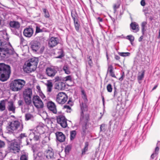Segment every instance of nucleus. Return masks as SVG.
I'll use <instances>...</instances> for the list:
<instances>
[{
	"instance_id": "obj_1",
	"label": "nucleus",
	"mask_w": 160,
	"mask_h": 160,
	"mask_svg": "<svg viewBox=\"0 0 160 160\" xmlns=\"http://www.w3.org/2000/svg\"><path fill=\"white\" fill-rule=\"evenodd\" d=\"M14 52L11 46L6 42H2L0 40V56L7 58L10 55L13 54Z\"/></svg>"
},
{
	"instance_id": "obj_2",
	"label": "nucleus",
	"mask_w": 160,
	"mask_h": 160,
	"mask_svg": "<svg viewBox=\"0 0 160 160\" xmlns=\"http://www.w3.org/2000/svg\"><path fill=\"white\" fill-rule=\"evenodd\" d=\"M11 73V68L4 63H0V80L4 82L9 78Z\"/></svg>"
},
{
	"instance_id": "obj_3",
	"label": "nucleus",
	"mask_w": 160,
	"mask_h": 160,
	"mask_svg": "<svg viewBox=\"0 0 160 160\" xmlns=\"http://www.w3.org/2000/svg\"><path fill=\"white\" fill-rule=\"evenodd\" d=\"M23 129V125L18 121H12L10 122L7 127V130L9 133H13L14 130L18 129L19 131H22Z\"/></svg>"
},
{
	"instance_id": "obj_4",
	"label": "nucleus",
	"mask_w": 160,
	"mask_h": 160,
	"mask_svg": "<svg viewBox=\"0 0 160 160\" xmlns=\"http://www.w3.org/2000/svg\"><path fill=\"white\" fill-rule=\"evenodd\" d=\"M26 83L23 80L17 79L12 81L10 84V88L13 91H18L21 90Z\"/></svg>"
},
{
	"instance_id": "obj_5",
	"label": "nucleus",
	"mask_w": 160,
	"mask_h": 160,
	"mask_svg": "<svg viewBox=\"0 0 160 160\" xmlns=\"http://www.w3.org/2000/svg\"><path fill=\"white\" fill-rule=\"evenodd\" d=\"M30 47L33 52L42 53L44 49V47L42 46L39 41L33 40L30 43Z\"/></svg>"
},
{
	"instance_id": "obj_6",
	"label": "nucleus",
	"mask_w": 160,
	"mask_h": 160,
	"mask_svg": "<svg viewBox=\"0 0 160 160\" xmlns=\"http://www.w3.org/2000/svg\"><path fill=\"white\" fill-rule=\"evenodd\" d=\"M20 144L15 140L12 141L10 143L8 148L10 152L14 153L18 152L20 148Z\"/></svg>"
},
{
	"instance_id": "obj_7",
	"label": "nucleus",
	"mask_w": 160,
	"mask_h": 160,
	"mask_svg": "<svg viewBox=\"0 0 160 160\" xmlns=\"http://www.w3.org/2000/svg\"><path fill=\"white\" fill-rule=\"evenodd\" d=\"M32 102L35 107L37 108H42L44 107L43 103L39 97L34 95L32 98Z\"/></svg>"
},
{
	"instance_id": "obj_8",
	"label": "nucleus",
	"mask_w": 160,
	"mask_h": 160,
	"mask_svg": "<svg viewBox=\"0 0 160 160\" xmlns=\"http://www.w3.org/2000/svg\"><path fill=\"white\" fill-rule=\"evenodd\" d=\"M68 97L63 92H60L57 95L56 101L59 104H63L65 103L68 100Z\"/></svg>"
},
{
	"instance_id": "obj_9",
	"label": "nucleus",
	"mask_w": 160,
	"mask_h": 160,
	"mask_svg": "<svg viewBox=\"0 0 160 160\" xmlns=\"http://www.w3.org/2000/svg\"><path fill=\"white\" fill-rule=\"evenodd\" d=\"M57 120L58 123L60 124L62 127L65 128L67 126V120L64 116L61 115L58 116Z\"/></svg>"
},
{
	"instance_id": "obj_10",
	"label": "nucleus",
	"mask_w": 160,
	"mask_h": 160,
	"mask_svg": "<svg viewBox=\"0 0 160 160\" xmlns=\"http://www.w3.org/2000/svg\"><path fill=\"white\" fill-rule=\"evenodd\" d=\"M38 62V60L36 58H33L30 59L27 64V67L32 69V70L36 69Z\"/></svg>"
},
{
	"instance_id": "obj_11",
	"label": "nucleus",
	"mask_w": 160,
	"mask_h": 160,
	"mask_svg": "<svg viewBox=\"0 0 160 160\" xmlns=\"http://www.w3.org/2000/svg\"><path fill=\"white\" fill-rule=\"evenodd\" d=\"M46 74L50 77H54L57 73V71L55 68L53 67H48L46 69Z\"/></svg>"
},
{
	"instance_id": "obj_12",
	"label": "nucleus",
	"mask_w": 160,
	"mask_h": 160,
	"mask_svg": "<svg viewBox=\"0 0 160 160\" xmlns=\"http://www.w3.org/2000/svg\"><path fill=\"white\" fill-rule=\"evenodd\" d=\"M47 106L48 110L54 114L57 112L56 106L53 102L52 101H49L47 103Z\"/></svg>"
},
{
	"instance_id": "obj_13",
	"label": "nucleus",
	"mask_w": 160,
	"mask_h": 160,
	"mask_svg": "<svg viewBox=\"0 0 160 160\" xmlns=\"http://www.w3.org/2000/svg\"><path fill=\"white\" fill-rule=\"evenodd\" d=\"M34 32V30L33 28L31 27L27 28H25L23 31L24 35L27 38L31 37Z\"/></svg>"
},
{
	"instance_id": "obj_14",
	"label": "nucleus",
	"mask_w": 160,
	"mask_h": 160,
	"mask_svg": "<svg viewBox=\"0 0 160 160\" xmlns=\"http://www.w3.org/2000/svg\"><path fill=\"white\" fill-rule=\"evenodd\" d=\"M59 42V39L58 38L52 37L49 41L48 45L49 47L53 48L57 45Z\"/></svg>"
},
{
	"instance_id": "obj_15",
	"label": "nucleus",
	"mask_w": 160,
	"mask_h": 160,
	"mask_svg": "<svg viewBox=\"0 0 160 160\" xmlns=\"http://www.w3.org/2000/svg\"><path fill=\"white\" fill-rule=\"evenodd\" d=\"M54 152L53 149L49 148L46 151V157L48 159L53 160L54 158Z\"/></svg>"
},
{
	"instance_id": "obj_16",
	"label": "nucleus",
	"mask_w": 160,
	"mask_h": 160,
	"mask_svg": "<svg viewBox=\"0 0 160 160\" xmlns=\"http://www.w3.org/2000/svg\"><path fill=\"white\" fill-rule=\"evenodd\" d=\"M7 108L9 111L12 112V113H15L16 107L13 102L12 100L8 102Z\"/></svg>"
},
{
	"instance_id": "obj_17",
	"label": "nucleus",
	"mask_w": 160,
	"mask_h": 160,
	"mask_svg": "<svg viewBox=\"0 0 160 160\" xmlns=\"http://www.w3.org/2000/svg\"><path fill=\"white\" fill-rule=\"evenodd\" d=\"M65 83L62 82H57L54 84V88L58 90H64L65 89Z\"/></svg>"
},
{
	"instance_id": "obj_18",
	"label": "nucleus",
	"mask_w": 160,
	"mask_h": 160,
	"mask_svg": "<svg viewBox=\"0 0 160 160\" xmlns=\"http://www.w3.org/2000/svg\"><path fill=\"white\" fill-rule=\"evenodd\" d=\"M57 140L60 142H64L65 140V135L61 132H57L55 133Z\"/></svg>"
},
{
	"instance_id": "obj_19",
	"label": "nucleus",
	"mask_w": 160,
	"mask_h": 160,
	"mask_svg": "<svg viewBox=\"0 0 160 160\" xmlns=\"http://www.w3.org/2000/svg\"><path fill=\"white\" fill-rule=\"evenodd\" d=\"M89 120V115L87 114L84 115V113L82 115L81 113L80 121L84 123L85 125H87V123Z\"/></svg>"
},
{
	"instance_id": "obj_20",
	"label": "nucleus",
	"mask_w": 160,
	"mask_h": 160,
	"mask_svg": "<svg viewBox=\"0 0 160 160\" xmlns=\"http://www.w3.org/2000/svg\"><path fill=\"white\" fill-rule=\"evenodd\" d=\"M34 160H42L44 154L42 152H38L35 153L33 151Z\"/></svg>"
},
{
	"instance_id": "obj_21",
	"label": "nucleus",
	"mask_w": 160,
	"mask_h": 160,
	"mask_svg": "<svg viewBox=\"0 0 160 160\" xmlns=\"http://www.w3.org/2000/svg\"><path fill=\"white\" fill-rule=\"evenodd\" d=\"M9 25L12 28L11 29H17L19 28L20 24L19 22L17 21H11L10 22Z\"/></svg>"
},
{
	"instance_id": "obj_22",
	"label": "nucleus",
	"mask_w": 160,
	"mask_h": 160,
	"mask_svg": "<svg viewBox=\"0 0 160 160\" xmlns=\"http://www.w3.org/2000/svg\"><path fill=\"white\" fill-rule=\"evenodd\" d=\"M32 90L29 88L25 89L23 92V97H32Z\"/></svg>"
},
{
	"instance_id": "obj_23",
	"label": "nucleus",
	"mask_w": 160,
	"mask_h": 160,
	"mask_svg": "<svg viewBox=\"0 0 160 160\" xmlns=\"http://www.w3.org/2000/svg\"><path fill=\"white\" fill-rule=\"evenodd\" d=\"M47 29L44 28H41V26L38 25L36 26L35 35L38 33L47 32Z\"/></svg>"
},
{
	"instance_id": "obj_24",
	"label": "nucleus",
	"mask_w": 160,
	"mask_h": 160,
	"mask_svg": "<svg viewBox=\"0 0 160 160\" xmlns=\"http://www.w3.org/2000/svg\"><path fill=\"white\" fill-rule=\"evenodd\" d=\"M87 103V102H82L80 103V107L81 110V113H82V115L84 112L88 110V106Z\"/></svg>"
},
{
	"instance_id": "obj_25",
	"label": "nucleus",
	"mask_w": 160,
	"mask_h": 160,
	"mask_svg": "<svg viewBox=\"0 0 160 160\" xmlns=\"http://www.w3.org/2000/svg\"><path fill=\"white\" fill-rule=\"evenodd\" d=\"M45 84L47 86V92H51L53 87L52 82L48 80Z\"/></svg>"
},
{
	"instance_id": "obj_26",
	"label": "nucleus",
	"mask_w": 160,
	"mask_h": 160,
	"mask_svg": "<svg viewBox=\"0 0 160 160\" xmlns=\"http://www.w3.org/2000/svg\"><path fill=\"white\" fill-rule=\"evenodd\" d=\"M130 27L133 30H136V31H138L139 29L138 25L136 22H132L130 24Z\"/></svg>"
},
{
	"instance_id": "obj_27",
	"label": "nucleus",
	"mask_w": 160,
	"mask_h": 160,
	"mask_svg": "<svg viewBox=\"0 0 160 160\" xmlns=\"http://www.w3.org/2000/svg\"><path fill=\"white\" fill-rule=\"evenodd\" d=\"M24 101L26 105H29L32 104V97H23Z\"/></svg>"
},
{
	"instance_id": "obj_28",
	"label": "nucleus",
	"mask_w": 160,
	"mask_h": 160,
	"mask_svg": "<svg viewBox=\"0 0 160 160\" xmlns=\"http://www.w3.org/2000/svg\"><path fill=\"white\" fill-rule=\"evenodd\" d=\"M27 136L25 133H21L19 136L17 138V139L15 140L17 141L20 144L22 142V140L24 138L26 137Z\"/></svg>"
},
{
	"instance_id": "obj_29",
	"label": "nucleus",
	"mask_w": 160,
	"mask_h": 160,
	"mask_svg": "<svg viewBox=\"0 0 160 160\" xmlns=\"http://www.w3.org/2000/svg\"><path fill=\"white\" fill-rule=\"evenodd\" d=\"M6 109L5 100H2L0 101V111H2Z\"/></svg>"
},
{
	"instance_id": "obj_30",
	"label": "nucleus",
	"mask_w": 160,
	"mask_h": 160,
	"mask_svg": "<svg viewBox=\"0 0 160 160\" xmlns=\"http://www.w3.org/2000/svg\"><path fill=\"white\" fill-rule=\"evenodd\" d=\"M87 125H82V128L81 130V134L83 136H84L86 135V131L87 129Z\"/></svg>"
},
{
	"instance_id": "obj_31",
	"label": "nucleus",
	"mask_w": 160,
	"mask_h": 160,
	"mask_svg": "<svg viewBox=\"0 0 160 160\" xmlns=\"http://www.w3.org/2000/svg\"><path fill=\"white\" fill-rule=\"evenodd\" d=\"M77 132L75 130H72L70 132V140H73L75 138Z\"/></svg>"
},
{
	"instance_id": "obj_32",
	"label": "nucleus",
	"mask_w": 160,
	"mask_h": 160,
	"mask_svg": "<svg viewBox=\"0 0 160 160\" xmlns=\"http://www.w3.org/2000/svg\"><path fill=\"white\" fill-rule=\"evenodd\" d=\"M147 24V22H146L144 21L142 22L141 24V29H142V34L144 35V34L145 32L146 31V29H145V28L146 27V26Z\"/></svg>"
},
{
	"instance_id": "obj_33",
	"label": "nucleus",
	"mask_w": 160,
	"mask_h": 160,
	"mask_svg": "<svg viewBox=\"0 0 160 160\" xmlns=\"http://www.w3.org/2000/svg\"><path fill=\"white\" fill-rule=\"evenodd\" d=\"M11 30L14 34L18 36L21 34V32L19 28L17 29H11Z\"/></svg>"
},
{
	"instance_id": "obj_34",
	"label": "nucleus",
	"mask_w": 160,
	"mask_h": 160,
	"mask_svg": "<svg viewBox=\"0 0 160 160\" xmlns=\"http://www.w3.org/2000/svg\"><path fill=\"white\" fill-rule=\"evenodd\" d=\"M108 71H109L110 75L112 77L115 78L116 76L114 73V72H113V68L112 66L111 65L109 66L108 69Z\"/></svg>"
},
{
	"instance_id": "obj_35",
	"label": "nucleus",
	"mask_w": 160,
	"mask_h": 160,
	"mask_svg": "<svg viewBox=\"0 0 160 160\" xmlns=\"http://www.w3.org/2000/svg\"><path fill=\"white\" fill-rule=\"evenodd\" d=\"M74 22L76 30L77 31H78L80 28V25L78 22V20L74 21Z\"/></svg>"
},
{
	"instance_id": "obj_36",
	"label": "nucleus",
	"mask_w": 160,
	"mask_h": 160,
	"mask_svg": "<svg viewBox=\"0 0 160 160\" xmlns=\"http://www.w3.org/2000/svg\"><path fill=\"white\" fill-rule=\"evenodd\" d=\"M126 38L129 40L131 43L134 41V37L131 35L127 36L126 37Z\"/></svg>"
},
{
	"instance_id": "obj_37",
	"label": "nucleus",
	"mask_w": 160,
	"mask_h": 160,
	"mask_svg": "<svg viewBox=\"0 0 160 160\" xmlns=\"http://www.w3.org/2000/svg\"><path fill=\"white\" fill-rule=\"evenodd\" d=\"M42 10L44 14V16L46 18H49L50 15L47 9L46 8H43Z\"/></svg>"
},
{
	"instance_id": "obj_38",
	"label": "nucleus",
	"mask_w": 160,
	"mask_h": 160,
	"mask_svg": "<svg viewBox=\"0 0 160 160\" xmlns=\"http://www.w3.org/2000/svg\"><path fill=\"white\" fill-rule=\"evenodd\" d=\"M88 142H87L85 143V145L84 149L82 150V153L84 154L85 153V152L88 150Z\"/></svg>"
},
{
	"instance_id": "obj_39",
	"label": "nucleus",
	"mask_w": 160,
	"mask_h": 160,
	"mask_svg": "<svg viewBox=\"0 0 160 160\" xmlns=\"http://www.w3.org/2000/svg\"><path fill=\"white\" fill-rule=\"evenodd\" d=\"M77 14L76 12L71 13V16L74 21L78 20L77 18Z\"/></svg>"
},
{
	"instance_id": "obj_40",
	"label": "nucleus",
	"mask_w": 160,
	"mask_h": 160,
	"mask_svg": "<svg viewBox=\"0 0 160 160\" xmlns=\"http://www.w3.org/2000/svg\"><path fill=\"white\" fill-rule=\"evenodd\" d=\"M119 54L122 57H126V56H129L130 53V52H119Z\"/></svg>"
},
{
	"instance_id": "obj_41",
	"label": "nucleus",
	"mask_w": 160,
	"mask_h": 160,
	"mask_svg": "<svg viewBox=\"0 0 160 160\" xmlns=\"http://www.w3.org/2000/svg\"><path fill=\"white\" fill-rule=\"evenodd\" d=\"M88 64L90 67H92L93 63L91 57V56H89L88 57Z\"/></svg>"
},
{
	"instance_id": "obj_42",
	"label": "nucleus",
	"mask_w": 160,
	"mask_h": 160,
	"mask_svg": "<svg viewBox=\"0 0 160 160\" xmlns=\"http://www.w3.org/2000/svg\"><path fill=\"white\" fill-rule=\"evenodd\" d=\"M71 149V147L70 145H67L65 148V152L66 153H68Z\"/></svg>"
},
{
	"instance_id": "obj_43",
	"label": "nucleus",
	"mask_w": 160,
	"mask_h": 160,
	"mask_svg": "<svg viewBox=\"0 0 160 160\" xmlns=\"http://www.w3.org/2000/svg\"><path fill=\"white\" fill-rule=\"evenodd\" d=\"M63 69L66 73L68 74H70V72L68 67L64 66L63 68Z\"/></svg>"
},
{
	"instance_id": "obj_44",
	"label": "nucleus",
	"mask_w": 160,
	"mask_h": 160,
	"mask_svg": "<svg viewBox=\"0 0 160 160\" xmlns=\"http://www.w3.org/2000/svg\"><path fill=\"white\" fill-rule=\"evenodd\" d=\"M107 89L108 91L111 92L112 91V87L111 85L110 84H108L107 86Z\"/></svg>"
},
{
	"instance_id": "obj_45",
	"label": "nucleus",
	"mask_w": 160,
	"mask_h": 160,
	"mask_svg": "<svg viewBox=\"0 0 160 160\" xmlns=\"http://www.w3.org/2000/svg\"><path fill=\"white\" fill-rule=\"evenodd\" d=\"M20 160H28V155L26 154L22 155L20 158Z\"/></svg>"
},
{
	"instance_id": "obj_46",
	"label": "nucleus",
	"mask_w": 160,
	"mask_h": 160,
	"mask_svg": "<svg viewBox=\"0 0 160 160\" xmlns=\"http://www.w3.org/2000/svg\"><path fill=\"white\" fill-rule=\"evenodd\" d=\"M120 4L119 3H118L117 4H114L113 6V9L114 11V12H115L116 11V9L119 8L120 7Z\"/></svg>"
},
{
	"instance_id": "obj_47",
	"label": "nucleus",
	"mask_w": 160,
	"mask_h": 160,
	"mask_svg": "<svg viewBox=\"0 0 160 160\" xmlns=\"http://www.w3.org/2000/svg\"><path fill=\"white\" fill-rule=\"evenodd\" d=\"M54 80L55 83L57 82H62V79L61 77H59L58 76L56 77L54 79Z\"/></svg>"
},
{
	"instance_id": "obj_48",
	"label": "nucleus",
	"mask_w": 160,
	"mask_h": 160,
	"mask_svg": "<svg viewBox=\"0 0 160 160\" xmlns=\"http://www.w3.org/2000/svg\"><path fill=\"white\" fill-rule=\"evenodd\" d=\"M19 37V38L20 42V43L21 44H22L25 41V39H24V38H23V36H22V34H21L20 35L18 36Z\"/></svg>"
},
{
	"instance_id": "obj_49",
	"label": "nucleus",
	"mask_w": 160,
	"mask_h": 160,
	"mask_svg": "<svg viewBox=\"0 0 160 160\" xmlns=\"http://www.w3.org/2000/svg\"><path fill=\"white\" fill-rule=\"evenodd\" d=\"M32 116V115L30 114H26L25 115V119L28 120L31 118Z\"/></svg>"
},
{
	"instance_id": "obj_50",
	"label": "nucleus",
	"mask_w": 160,
	"mask_h": 160,
	"mask_svg": "<svg viewBox=\"0 0 160 160\" xmlns=\"http://www.w3.org/2000/svg\"><path fill=\"white\" fill-rule=\"evenodd\" d=\"M144 72H142L141 74L138 75V79L139 80H141L144 77Z\"/></svg>"
},
{
	"instance_id": "obj_51",
	"label": "nucleus",
	"mask_w": 160,
	"mask_h": 160,
	"mask_svg": "<svg viewBox=\"0 0 160 160\" xmlns=\"http://www.w3.org/2000/svg\"><path fill=\"white\" fill-rule=\"evenodd\" d=\"M59 52L60 53V55L57 56L56 58H61L63 57L64 56V55L62 51V50H60Z\"/></svg>"
},
{
	"instance_id": "obj_52",
	"label": "nucleus",
	"mask_w": 160,
	"mask_h": 160,
	"mask_svg": "<svg viewBox=\"0 0 160 160\" xmlns=\"http://www.w3.org/2000/svg\"><path fill=\"white\" fill-rule=\"evenodd\" d=\"M65 81H71L72 80V77L70 75H69L66 77L65 78Z\"/></svg>"
},
{
	"instance_id": "obj_53",
	"label": "nucleus",
	"mask_w": 160,
	"mask_h": 160,
	"mask_svg": "<svg viewBox=\"0 0 160 160\" xmlns=\"http://www.w3.org/2000/svg\"><path fill=\"white\" fill-rule=\"evenodd\" d=\"M121 77L119 79V80L120 81H122L124 77H125V74L124 72H122L121 73Z\"/></svg>"
},
{
	"instance_id": "obj_54",
	"label": "nucleus",
	"mask_w": 160,
	"mask_h": 160,
	"mask_svg": "<svg viewBox=\"0 0 160 160\" xmlns=\"http://www.w3.org/2000/svg\"><path fill=\"white\" fill-rule=\"evenodd\" d=\"M34 137H33V139L35 141H38L39 139V135H35L34 133Z\"/></svg>"
},
{
	"instance_id": "obj_55",
	"label": "nucleus",
	"mask_w": 160,
	"mask_h": 160,
	"mask_svg": "<svg viewBox=\"0 0 160 160\" xmlns=\"http://www.w3.org/2000/svg\"><path fill=\"white\" fill-rule=\"evenodd\" d=\"M158 154H156V153L154 152L152 154L151 156V159H153Z\"/></svg>"
},
{
	"instance_id": "obj_56",
	"label": "nucleus",
	"mask_w": 160,
	"mask_h": 160,
	"mask_svg": "<svg viewBox=\"0 0 160 160\" xmlns=\"http://www.w3.org/2000/svg\"><path fill=\"white\" fill-rule=\"evenodd\" d=\"M5 145L4 142L0 140V148L3 147Z\"/></svg>"
},
{
	"instance_id": "obj_57",
	"label": "nucleus",
	"mask_w": 160,
	"mask_h": 160,
	"mask_svg": "<svg viewBox=\"0 0 160 160\" xmlns=\"http://www.w3.org/2000/svg\"><path fill=\"white\" fill-rule=\"evenodd\" d=\"M82 98H83V99L84 101V102H87L88 100V99L87 98V96L86 95H84V96H83L82 97Z\"/></svg>"
},
{
	"instance_id": "obj_58",
	"label": "nucleus",
	"mask_w": 160,
	"mask_h": 160,
	"mask_svg": "<svg viewBox=\"0 0 160 160\" xmlns=\"http://www.w3.org/2000/svg\"><path fill=\"white\" fill-rule=\"evenodd\" d=\"M23 103V101L21 100H19L18 102V104L19 106L22 105Z\"/></svg>"
},
{
	"instance_id": "obj_59",
	"label": "nucleus",
	"mask_w": 160,
	"mask_h": 160,
	"mask_svg": "<svg viewBox=\"0 0 160 160\" xmlns=\"http://www.w3.org/2000/svg\"><path fill=\"white\" fill-rule=\"evenodd\" d=\"M159 150V147L158 146H157L155 148V151L154 152L156 153V154H158Z\"/></svg>"
},
{
	"instance_id": "obj_60",
	"label": "nucleus",
	"mask_w": 160,
	"mask_h": 160,
	"mask_svg": "<svg viewBox=\"0 0 160 160\" xmlns=\"http://www.w3.org/2000/svg\"><path fill=\"white\" fill-rule=\"evenodd\" d=\"M39 95L42 99H43L45 98V96L42 92H39Z\"/></svg>"
},
{
	"instance_id": "obj_61",
	"label": "nucleus",
	"mask_w": 160,
	"mask_h": 160,
	"mask_svg": "<svg viewBox=\"0 0 160 160\" xmlns=\"http://www.w3.org/2000/svg\"><path fill=\"white\" fill-rule=\"evenodd\" d=\"M140 3L141 5L142 6H144L146 4L145 0H142L141 1Z\"/></svg>"
},
{
	"instance_id": "obj_62",
	"label": "nucleus",
	"mask_w": 160,
	"mask_h": 160,
	"mask_svg": "<svg viewBox=\"0 0 160 160\" xmlns=\"http://www.w3.org/2000/svg\"><path fill=\"white\" fill-rule=\"evenodd\" d=\"M114 89H115V90H114V97H115L117 96L118 92L116 91V88H115Z\"/></svg>"
},
{
	"instance_id": "obj_63",
	"label": "nucleus",
	"mask_w": 160,
	"mask_h": 160,
	"mask_svg": "<svg viewBox=\"0 0 160 160\" xmlns=\"http://www.w3.org/2000/svg\"><path fill=\"white\" fill-rule=\"evenodd\" d=\"M64 108H67L69 110H71V108L68 105H65L64 106Z\"/></svg>"
},
{
	"instance_id": "obj_64",
	"label": "nucleus",
	"mask_w": 160,
	"mask_h": 160,
	"mask_svg": "<svg viewBox=\"0 0 160 160\" xmlns=\"http://www.w3.org/2000/svg\"><path fill=\"white\" fill-rule=\"evenodd\" d=\"M143 34L142 35L140 38H139L138 39V41L139 42H141L142 41V39H143Z\"/></svg>"
}]
</instances>
